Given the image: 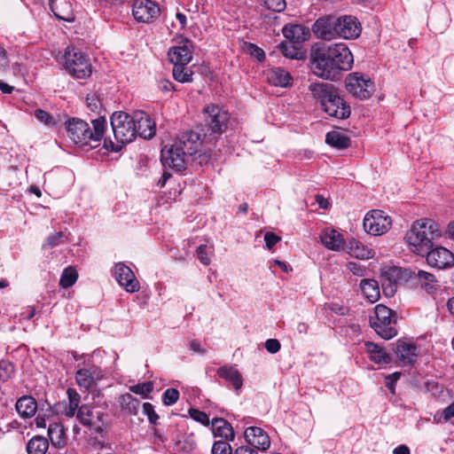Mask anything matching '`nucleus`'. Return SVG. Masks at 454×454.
Wrapping results in <instances>:
<instances>
[{
    "mask_svg": "<svg viewBox=\"0 0 454 454\" xmlns=\"http://www.w3.org/2000/svg\"><path fill=\"white\" fill-rule=\"evenodd\" d=\"M103 377L104 373L100 367L89 363L85 364L83 367L78 369L75 372L77 385L85 390L93 387Z\"/></svg>",
    "mask_w": 454,
    "mask_h": 454,
    "instance_id": "2eb2a0df",
    "label": "nucleus"
},
{
    "mask_svg": "<svg viewBox=\"0 0 454 454\" xmlns=\"http://www.w3.org/2000/svg\"><path fill=\"white\" fill-rule=\"evenodd\" d=\"M393 454H410V450L406 445H399L394 449Z\"/></svg>",
    "mask_w": 454,
    "mask_h": 454,
    "instance_id": "774afa93",
    "label": "nucleus"
},
{
    "mask_svg": "<svg viewBox=\"0 0 454 454\" xmlns=\"http://www.w3.org/2000/svg\"><path fill=\"white\" fill-rule=\"evenodd\" d=\"M64 234L62 231L55 232L48 236L45 243L43 244L44 248H51L58 246L60 243Z\"/></svg>",
    "mask_w": 454,
    "mask_h": 454,
    "instance_id": "8fccbe9b",
    "label": "nucleus"
},
{
    "mask_svg": "<svg viewBox=\"0 0 454 454\" xmlns=\"http://www.w3.org/2000/svg\"><path fill=\"white\" fill-rule=\"evenodd\" d=\"M279 240L280 237L272 232H267L264 235L265 245L269 249L272 248Z\"/></svg>",
    "mask_w": 454,
    "mask_h": 454,
    "instance_id": "13d9d810",
    "label": "nucleus"
},
{
    "mask_svg": "<svg viewBox=\"0 0 454 454\" xmlns=\"http://www.w3.org/2000/svg\"><path fill=\"white\" fill-rule=\"evenodd\" d=\"M348 253L356 258L358 259H369L373 256V252L372 249L366 248L362 243L356 240L350 241L349 247H346V250Z\"/></svg>",
    "mask_w": 454,
    "mask_h": 454,
    "instance_id": "f704fd0d",
    "label": "nucleus"
},
{
    "mask_svg": "<svg viewBox=\"0 0 454 454\" xmlns=\"http://www.w3.org/2000/svg\"><path fill=\"white\" fill-rule=\"evenodd\" d=\"M400 376H401L400 372H395V373L389 374L386 377V386L392 392L394 391V384L395 381L398 380Z\"/></svg>",
    "mask_w": 454,
    "mask_h": 454,
    "instance_id": "052dcab7",
    "label": "nucleus"
},
{
    "mask_svg": "<svg viewBox=\"0 0 454 454\" xmlns=\"http://www.w3.org/2000/svg\"><path fill=\"white\" fill-rule=\"evenodd\" d=\"M197 255L200 262L204 265H209L210 259L207 256V246L206 245H200L197 249Z\"/></svg>",
    "mask_w": 454,
    "mask_h": 454,
    "instance_id": "5fc2aeb1",
    "label": "nucleus"
},
{
    "mask_svg": "<svg viewBox=\"0 0 454 454\" xmlns=\"http://www.w3.org/2000/svg\"><path fill=\"white\" fill-rule=\"evenodd\" d=\"M267 80L274 86L288 87L292 84L293 77L282 67H273L267 74Z\"/></svg>",
    "mask_w": 454,
    "mask_h": 454,
    "instance_id": "393cba45",
    "label": "nucleus"
},
{
    "mask_svg": "<svg viewBox=\"0 0 454 454\" xmlns=\"http://www.w3.org/2000/svg\"><path fill=\"white\" fill-rule=\"evenodd\" d=\"M92 128L88 122L81 119H73L68 121L67 124V131L68 137L79 146L90 145L91 148L96 147L97 144L103 137L106 119L104 116L92 120Z\"/></svg>",
    "mask_w": 454,
    "mask_h": 454,
    "instance_id": "20e7f679",
    "label": "nucleus"
},
{
    "mask_svg": "<svg viewBox=\"0 0 454 454\" xmlns=\"http://www.w3.org/2000/svg\"><path fill=\"white\" fill-rule=\"evenodd\" d=\"M14 373V365L8 360L0 361V380L6 381L12 378Z\"/></svg>",
    "mask_w": 454,
    "mask_h": 454,
    "instance_id": "79ce46f5",
    "label": "nucleus"
},
{
    "mask_svg": "<svg viewBox=\"0 0 454 454\" xmlns=\"http://www.w3.org/2000/svg\"><path fill=\"white\" fill-rule=\"evenodd\" d=\"M65 67L77 79H85L92 73L91 64L87 55L77 49L67 47L65 52Z\"/></svg>",
    "mask_w": 454,
    "mask_h": 454,
    "instance_id": "0eeeda50",
    "label": "nucleus"
},
{
    "mask_svg": "<svg viewBox=\"0 0 454 454\" xmlns=\"http://www.w3.org/2000/svg\"><path fill=\"white\" fill-rule=\"evenodd\" d=\"M76 417L83 426L98 433L101 432L106 425V414L103 411L88 404H83L79 408Z\"/></svg>",
    "mask_w": 454,
    "mask_h": 454,
    "instance_id": "f8f14e48",
    "label": "nucleus"
},
{
    "mask_svg": "<svg viewBox=\"0 0 454 454\" xmlns=\"http://www.w3.org/2000/svg\"><path fill=\"white\" fill-rule=\"evenodd\" d=\"M392 224L391 218L381 210H372L364 218V231L374 236L386 233Z\"/></svg>",
    "mask_w": 454,
    "mask_h": 454,
    "instance_id": "9d476101",
    "label": "nucleus"
},
{
    "mask_svg": "<svg viewBox=\"0 0 454 454\" xmlns=\"http://www.w3.org/2000/svg\"><path fill=\"white\" fill-rule=\"evenodd\" d=\"M339 16L326 15L316 20L313 32L322 40L330 41L338 36Z\"/></svg>",
    "mask_w": 454,
    "mask_h": 454,
    "instance_id": "4468645a",
    "label": "nucleus"
},
{
    "mask_svg": "<svg viewBox=\"0 0 454 454\" xmlns=\"http://www.w3.org/2000/svg\"><path fill=\"white\" fill-rule=\"evenodd\" d=\"M338 36L344 39H356L362 32V26L358 19L352 15L339 16Z\"/></svg>",
    "mask_w": 454,
    "mask_h": 454,
    "instance_id": "aec40b11",
    "label": "nucleus"
},
{
    "mask_svg": "<svg viewBox=\"0 0 454 454\" xmlns=\"http://www.w3.org/2000/svg\"><path fill=\"white\" fill-rule=\"evenodd\" d=\"M316 201L321 208L326 209L329 206L328 200L320 194L316 195Z\"/></svg>",
    "mask_w": 454,
    "mask_h": 454,
    "instance_id": "69168bd1",
    "label": "nucleus"
},
{
    "mask_svg": "<svg viewBox=\"0 0 454 454\" xmlns=\"http://www.w3.org/2000/svg\"><path fill=\"white\" fill-rule=\"evenodd\" d=\"M314 98L321 104L322 109L329 115L337 119H347L350 116V106L340 96L338 90L330 83L312 82L309 86Z\"/></svg>",
    "mask_w": 454,
    "mask_h": 454,
    "instance_id": "f03ea898",
    "label": "nucleus"
},
{
    "mask_svg": "<svg viewBox=\"0 0 454 454\" xmlns=\"http://www.w3.org/2000/svg\"><path fill=\"white\" fill-rule=\"evenodd\" d=\"M213 434L216 437L224 438L226 441L234 439V431L231 425L222 418H215L212 420Z\"/></svg>",
    "mask_w": 454,
    "mask_h": 454,
    "instance_id": "c85d7f7f",
    "label": "nucleus"
},
{
    "mask_svg": "<svg viewBox=\"0 0 454 454\" xmlns=\"http://www.w3.org/2000/svg\"><path fill=\"white\" fill-rule=\"evenodd\" d=\"M235 454H258V453H257V451H255L254 450H253L249 447L241 446L236 450Z\"/></svg>",
    "mask_w": 454,
    "mask_h": 454,
    "instance_id": "338daca9",
    "label": "nucleus"
},
{
    "mask_svg": "<svg viewBox=\"0 0 454 454\" xmlns=\"http://www.w3.org/2000/svg\"><path fill=\"white\" fill-rule=\"evenodd\" d=\"M179 392L176 388H168L162 395V402L165 405H172L177 402Z\"/></svg>",
    "mask_w": 454,
    "mask_h": 454,
    "instance_id": "c03bdc74",
    "label": "nucleus"
},
{
    "mask_svg": "<svg viewBox=\"0 0 454 454\" xmlns=\"http://www.w3.org/2000/svg\"><path fill=\"white\" fill-rule=\"evenodd\" d=\"M212 454H232L231 447L227 441H217L213 444Z\"/></svg>",
    "mask_w": 454,
    "mask_h": 454,
    "instance_id": "49530a36",
    "label": "nucleus"
},
{
    "mask_svg": "<svg viewBox=\"0 0 454 454\" xmlns=\"http://www.w3.org/2000/svg\"><path fill=\"white\" fill-rule=\"evenodd\" d=\"M77 278V271L74 268L69 266L63 270L59 279V286L62 288H68L76 282Z\"/></svg>",
    "mask_w": 454,
    "mask_h": 454,
    "instance_id": "4c0bfd02",
    "label": "nucleus"
},
{
    "mask_svg": "<svg viewBox=\"0 0 454 454\" xmlns=\"http://www.w3.org/2000/svg\"><path fill=\"white\" fill-rule=\"evenodd\" d=\"M352 65L353 55L345 43L316 44L310 49V70L322 79L334 81Z\"/></svg>",
    "mask_w": 454,
    "mask_h": 454,
    "instance_id": "f257e3e1",
    "label": "nucleus"
},
{
    "mask_svg": "<svg viewBox=\"0 0 454 454\" xmlns=\"http://www.w3.org/2000/svg\"><path fill=\"white\" fill-rule=\"evenodd\" d=\"M347 267L354 275L359 277L364 276L366 271V267L359 262H349Z\"/></svg>",
    "mask_w": 454,
    "mask_h": 454,
    "instance_id": "864d4df0",
    "label": "nucleus"
},
{
    "mask_svg": "<svg viewBox=\"0 0 454 454\" xmlns=\"http://www.w3.org/2000/svg\"><path fill=\"white\" fill-rule=\"evenodd\" d=\"M325 142L337 149H345L350 145V139L339 131H330L325 136Z\"/></svg>",
    "mask_w": 454,
    "mask_h": 454,
    "instance_id": "473e14b6",
    "label": "nucleus"
},
{
    "mask_svg": "<svg viewBox=\"0 0 454 454\" xmlns=\"http://www.w3.org/2000/svg\"><path fill=\"white\" fill-rule=\"evenodd\" d=\"M322 244L333 251L346 250V244L342 235L334 229L326 228L320 234Z\"/></svg>",
    "mask_w": 454,
    "mask_h": 454,
    "instance_id": "b1692460",
    "label": "nucleus"
},
{
    "mask_svg": "<svg viewBox=\"0 0 454 454\" xmlns=\"http://www.w3.org/2000/svg\"><path fill=\"white\" fill-rule=\"evenodd\" d=\"M360 288L366 299L372 303L376 302L380 297L379 284L374 279H363L360 283Z\"/></svg>",
    "mask_w": 454,
    "mask_h": 454,
    "instance_id": "7c9ffc66",
    "label": "nucleus"
},
{
    "mask_svg": "<svg viewBox=\"0 0 454 454\" xmlns=\"http://www.w3.org/2000/svg\"><path fill=\"white\" fill-rule=\"evenodd\" d=\"M173 83L168 80H160L159 82V88L164 92L170 91L173 89Z\"/></svg>",
    "mask_w": 454,
    "mask_h": 454,
    "instance_id": "e2e57ef3",
    "label": "nucleus"
},
{
    "mask_svg": "<svg viewBox=\"0 0 454 454\" xmlns=\"http://www.w3.org/2000/svg\"><path fill=\"white\" fill-rule=\"evenodd\" d=\"M395 353L403 365H409L415 363L419 354V348L412 341L398 340L395 344Z\"/></svg>",
    "mask_w": 454,
    "mask_h": 454,
    "instance_id": "a211bd4d",
    "label": "nucleus"
},
{
    "mask_svg": "<svg viewBox=\"0 0 454 454\" xmlns=\"http://www.w3.org/2000/svg\"><path fill=\"white\" fill-rule=\"evenodd\" d=\"M9 66L7 52L0 44V72L4 71Z\"/></svg>",
    "mask_w": 454,
    "mask_h": 454,
    "instance_id": "bf43d9fd",
    "label": "nucleus"
},
{
    "mask_svg": "<svg viewBox=\"0 0 454 454\" xmlns=\"http://www.w3.org/2000/svg\"><path fill=\"white\" fill-rule=\"evenodd\" d=\"M190 349L194 353L204 355L206 350L200 347V344L197 340H192L190 342Z\"/></svg>",
    "mask_w": 454,
    "mask_h": 454,
    "instance_id": "680f3d73",
    "label": "nucleus"
},
{
    "mask_svg": "<svg viewBox=\"0 0 454 454\" xmlns=\"http://www.w3.org/2000/svg\"><path fill=\"white\" fill-rule=\"evenodd\" d=\"M279 47L285 57L290 59H298V49L291 44V43H281Z\"/></svg>",
    "mask_w": 454,
    "mask_h": 454,
    "instance_id": "de8ad7c7",
    "label": "nucleus"
},
{
    "mask_svg": "<svg viewBox=\"0 0 454 454\" xmlns=\"http://www.w3.org/2000/svg\"><path fill=\"white\" fill-rule=\"evenodd\" d=\"M35 116L37 120H39L41 122L46 125H53L55 123L52 116L44 110L36 109L35 111Z\"/></svg>",
    "mask_w": 454,
    "mask_h": 454,
    "instance_id": "3c124183",
    "label": "nucleus"
},
{
    "mask_svg": "<svg viewBox=\"0 0 454 454\" xmlns=\"http://www.w3.org/2000/svg\"><path fill=\"white\" fill-rule=\"evenodd\" d=\"M153 384L151 381H146L129 387L130 392L136 395H139L143 397H147V395L153 391Z\"/></svg>",
    "mask_w": 454,
    "mask_h": 454,
    "instance_id": "a19ab883",
    "label": "nucleus"
},
{
    "mask_svg": "<svg viewBox=\"0 0 454 454\" xmlns=\"http://www.w3.org/2000/svg\"><path fill=\"white\" fill-rule=\"evenodd\" d=\"M176 141L168 148L161 151L160 160L165 168L176 171L185 169L189 158L192 156Z\"/></svg>",
    "mask_w": 454,
    "mask_h": 454,
    "instance_id": "1a4fd4ad",
    "label": "nucleus"
},
{
    "mask_svg": "<svg viewBox=\"0 0 454 454\" xmlns=\"http://www.w3.org/2000/svg\"><path fill=\"white\" fill-rule=\"evenodd\" d=\"M265 348L271 354L277 353L280 349V342L277 339H269L265 341Z\"/></svg>",
    "mask_w": 454,
    "mask_h": 454,
    "instance_id": "6e6d98bb",
    "label": "nucleus"
},
{
    "mask_svg": "<svg viewBox=\"0 0 454 454\" xmlns=\"http://www.w3.org/2000/svg\"><path fill=\"white\" fill-rule=\"evenodd\" d=\"M86 104L88 108L94 112L100 114V110L102 108V104L99 99V97L96 94L88 95L86 98Z\"/></svg>",
    "mask_w": 454,
    "mask_h": 454,
    "instance_id": "a18cd8bd",
    "label": "nucleus"
},
{
    "mask_svg": "<svg viewBox=\"0 0 454 454\" xmlns=\"http://www.w3.org/2000/svg\"><path fill=\"white\" fill-rule=\"evenodd\" d=\"M201 141L200 135L192 130L182 133L176 140L192 155L197 153Z\"/></svg>",
    "mask_w": 454,
    "mask_h": 454,
    "instance_id": "a878e982",
    "label": "nucleus"
},
{
    "mask_svg": "<svg viewBox=\"0 0 454 454\" xmlns=\"http://www.w3.org/2000/svg\"><path fill=\"white\" fill-rule=\"evenodd\" d=\"M190 417L197 422L201 423L204 426H208L210 421L207 414L200 410L190 408L189 411Z\"/></svg>",
    "mask_w": 454,
    "mask_h": 454,
    "instance_id": "37998d69",
    "label": "nucleus"
},
{
    "mask_svg": "<svg viewBox=\"0 0 454 454\" xmlns=\"http://www.w3.org/2000/svg\"><path fill=\"white\" fill-rule=\"evenodd\" d=\"M284 36L290 41V43H299L304 40L303 28L299 25L286 26L283 28Z\"/></svg>",
    "mask_w": 454,
    "mask_h": 454,
    "instance_id": "e433bc0d",
    "label": "nucleus"
},
{
    "mask_svg": "<svg viewBox=\"0 0 454 454\" xmlns=\"http://www.w3.org/2000/svg\"><path fill=\"white\" fill-rule=\"evenodd\" d=\"M186 65H174L173 77L179 82H192V72L185 67Z\"/></svg>",
    "mask_w": 454,
    "mask_h": 454,
    "instance_id": "58836bf2",
    "label": "nucleus"
},
{
    "mask_svg": "<svg viewBox=\"0 0 454 454\" xmlns=\"http://www.w3.org/2000/svg\"><path fill=\"white\" fill-rule=\"evenodd\" d=\"M67 395L68 397V405L64 410V414L67 418H73L77 414L81 403V395L74 388H67Z\"/></svg>",
    "mask_w": 454,
    "mask_h": 454,
    "instance_id": "2f4dec72",
    "label": "nucleus"
},
{
    "mask_svg": "<svg viewBox=\"0 0 454 454\" xmlns=\"http://www.w3.org/2000/svg\"><path fill=\"white\" fill-rule=\"evenodd\" d=\"M366 350L369 355V358L376 364H386L391 362L390 356L386 352V350L379 346L378 344L372 342H366Z\"/></svg>",
    "mask_w": 454,
    "mask_h": 454,
    "instance_id": "c756f323",
    "label": "nucleus"
},
{
    "mask_svg": "<svg viewBox=\"0 0 454 454\" xmlns=\"http://www.w3.org/2000/svg\"><path fill=\"white\" fill-rule=\"evenodd\" d=\"M217 375L229 381L236 391H239L243 385L242 376L234 366L223 365L218 368Z\"/></svg>",
    "mask_w": 454,
    "mask_h": 454,
    "instance_id": "bb28decb",
    "label": "nucleus"
},
{
    "mask_svg": "<svg viewBox=\"0 0 454 454\" xmlns=\"http://www.w3.org/2000/svg\"><path fill=\"white\" fill-rule=\"evenodd\" d=\"M143 412L145 414L151 424L155 425L159 419L158 414L155 412L153 405L150 403L143 404Z\"/></svg>",
    "mask_w": 454,
    "mask_h": 454,
    "instance_id": "09e8293b",
    "label": "nucleus"
},
{
    "mask_svg": "<svg viewBox=\"0 0 454 454\" xmlns=\"http://www.w3.org/2000/svg\"><path fill=\"white\" fill-rule=\"evenodd\" d=\"M443 417L445 420L454 417V402L443 410Z\"/></svg>",
    "mask_w": 454,
    "mask_h": 454,
    "instance_id": "0e129e2a",
    "label": "nucleus"
},
{
    "mask_svg": "<svg viewBox=\"0 0 454 454\" xmlns=\"http://www.w3.org/2000/svg\"><path fill=\"white\" fill-rule=\"evenodd\" d=\"M248 50L250 51V54L253 57H254L256 59H258L259 61H262L264 59V58H265L264 51L261 48L256 46L255 44L250 43L248 45Z\"/></svg>",
    "mask_w": 454,
    "mask_h": 454,
    "instance_id": "4d7b16f0",
    "label": "nucleus"
},
{
    "mask_svg": "<svg viewBox=\"0 0 454 454\" xmlns=\"http://www.w3.org/2000/svg\"><path fill=\"white\" fill-rule=\"evenodd\" d=\"M265 4L268 9L277 12L284 11L286 6L285 0H266Z\"/></svg>",
    "mask_w": 454,
    "mask_h": 454,
    "instance_id": "603ef678",
    "label": "nucleus"
},
{
    "mask_svg": "<svg viewBox=\"0 0 454 454\" xmlns=\"http://www.w3.org/2000/svg\"><path fill=\"white\" fill-rule=\"evenodd\" d=\"M427 263L437 269H448L454 266V254L443 247H431L426 252Z\"/></svg>",
    "mask_w": 454,
    "mask_h": 454,
    "instance_id": "f3484780",
    "label": "nucleus"
},
{
    "mask_svg": "<svg viewBox=\"0 0 454 454\" xmlns=\"http://www.w3.org/2000/svg\"><path fill=\"white\" fill-rule=\"evenodd\" d=\"M168 58L173 65H187L192 58V45L187 39H182L177 45L168 50Z\"/></svg>",
    "mask_w": 454,
    "mask_h": 454,
    "instance_id": "412c9836",
    "label": "nucleus"
},
{
    "mask_svg": "<svg viewBox=\"0 0 454 454\" xmlns=\"http://www.w3.org/2000/svg\"><path fill=\"white\" fill-rule=\"evenodd\" d=\"M15 409L22 418H31L36 412L37 403L34 397L23 395L17 400Z\"/></svg>",
    "mask_w": 454,
    "mask_h": 454,
    "instance_id": "cd10ccee",
    "label": "nucleus"
},
{
    "mask_svg": "<svg viewBox=\"0 0 454 454\" xmlns=\"http://www.w3.org/2000/svg\"><path fill=\"white\" fill-rule=\"evenodd\" d=\"M244 436L250 445L261 450H268L270 445L268 434L260 427H247L245 431Z\"/></svg>",
    "mask_w": 454,
    "mask_h": 454,
    "instance_id": "5701e85b",
    "label": "nucleus"
},
{
    "mask_svg": "<svg viewBox=\"0 0 454 454\" xmlns=\"http://www.w3.org/2000/svg\"><path fill=\"white\" fill-rule=\"evenodd\" d=\"M114 276L117 282L129 293L137 292L140 288L139 282L133 271L124 263L119 262L114 267Z\"/></svg>",
    "mask_w": 454,
    "mask_h": 454,
    "instance_id": "6ab92c4d",
    "label": "nucleus"
},
{
    "mask_svg": "<svg viewBox=\"0 0 454 454\" xmlns=\"http://www.w3.org/2000/svg\"><path fill=\"white\" fill-rule=\"evenodd\" d=\"M397 314L385 305L378 304L374 309V317H371L370 324L381 338L390 340L397 334L394 325L396 324Z\"/></svg>",
    "mask_w": 454,
    "mask_h": 454,
    "instance_id": "423d86ee",
    "label": "nucleus"
},
{
    "mask_svg": "<svg viewBox=\"0 0 454 454\" xmlns=\"http://www.w3.org/2000/svg\"><path fill=\"white\" fill-rule=\"evenodd\" d=\"M64 434L63 427L59 424H51L48 427V435L53 444H59Z\"/></svg>",
    "mask_w": 454,
    "mask_h": 454,
    "instance_id": "ea45409f",
    "label": "nucleus"
},
{
    "mask_svg": "<svg viewBox=\"0 0 454 454\" xmlns=\"http://www.w3.org/2000/svg\"><path fill=\"white\" fill-rule=\"evenodd\" d=\"M119 402L122 410L127 411L129 414H137L140 402L132 395L127 393L121 395Z\"/></svg>",
    "mask_w": 454,
    "mask_h": 454,
    "instance_id": "c9c22d12",
    "label": "nucleus"
},
{
    "mask_svg": "<svg viewBox=\"0 0 454 454\" xmlns=\"http://www.w3.org/2000/svg\"><path fill=\"white\" fill-rule=\"evenodd\" d=\"M441 235L438 223L432 219L422 218L412 223L405 234V240L413 253L425 255L433 247V242Z\"/></svg>",
    "mask_w": 454,
    "mask_h": 454,
    "instance_id": "7ed1b4c3",
    "label": "nucleus"
},
{
    "mask_svg": "<svg viewBox=\"0 0 454 454\" xmlns=\"http://www.w3.org/2000/svg\"><path fill=\"white\" fill-rule=\"evenodd\" d=\"M132 14L136 20L148 23L158 18L160 8L152 0H134L132 4Z\"/></svg>",
    "mask_w": 454,
    "mask_h": 454,
    "instance_id": "dca6fc26",
    "label": "nucleus"
},
{
    "mask_svg": "<svg viewBox=\"0 0 454 454\" xmlns=\"http://www.w3.org/2000/svg\"><path fill=\"white\" fill-rule=\"evenodd\" d=\"M395 271H398L406 281H416V283L426 289L427 293H433L436 290L437 280L432 273L421 270L411 269H395L393 272Z\"/></svg>",
    "mask_w": 454,
    "mask_h": 454,
    "instance_id": "ddd939ff",
    "label": "nucleus"
},
{
    "mask_svg": "<svg viewBox=\"0 0 454 454\" xmlns=\"http://www.w3.org/2000/svg\"><path fill=\"white\" fill-rule=\"evenodd\" d=\"M205 126L212 134H222L227 129L230 114L216 105H209L203 109Z\"/></svg>",
    "mask_w": 454,
    "mask_h": 454,
    "instance_id": "6e6552de",
    "label": "nucleus"
},
{
    "mask_svg": "<svg viewBox=\"0 0 454 454\" xmlns=\"http://www.w3.org/2000/svg\"><path fill=\"white\" fill-rule=\"evenodd\" d=\"M111 126L114 140L109 139L110 147L118 152L122 146L136 137V128L133 115L124 112H114L111 116Z\"/></svg>",
    "mask_w": 454,
    "mask_h": 454,
    "instance_id": "39448f33",
    "label": "nucleus"
},
{
    "mask_svg": "<svg viewBox=\"0 0 454 454\" xmlns=\"http://www.w3.org/2000/svg\"><path fill=\"white\" fill-rule=\"evenodd\" d=\"M48 449V440L43 436H34L27 444V454H45Z\"/></svg>",
    "mask_w": 454,
    "mask_h": 454,
    "instance_id": "72a5a7b5",
    "label": "nucleus"
},
{
    "mask_svg": "<svg viewBox=\"0 0 454 454\" xmlns=\"http://www.w3.org/2000/svg\"><path fill=\"white\" fill-rule=\"evenodd\" d=\"M345 84L347 90L358 99L369 98L374 90V84L371 79H365L357 73L348 74Z\"/></svg>",
    "mask_w": 454,
    "mask_h": 454,
    "instance_id": "9b49d317",
    "label": "nucleus"
},
{
    "mask_svg": "<svg viewBox=\"0 0 454 454\" xmlns=\"http://www.w3.org/2000/svg\"><path fill=\"white\" fill-rule=\"evenodd\" d=\"M136 128V136L150 139L155 135V123L150 116L143 111H136L133 114Z\"/></svg>",
    "mask_w": 454,
    "mask_h": 454,
    "instance_id": "4be33fe9",
    "label": "nucleus"
}]
</instances>
